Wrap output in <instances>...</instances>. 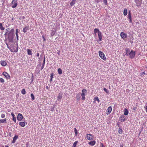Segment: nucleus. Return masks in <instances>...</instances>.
<instances>
[{
	"label": "nucleus",
	"instance_id": "f257e3e1",
	"mask_svg": "<svg viewBox=\"0 0 147 147\" xmlns=\"http://www.w3.org/2000/svg\"><path fill=\"white\" fill-rule=\"evenodd\" d=\"M87 93V90L85 89H83L82 90V93L81 96H82V100H84L85 99V95Z\"/></svg>",
	"mask_w": 147,
	"mask_h": 147
},
{
	"label": "nucleus",
	"instance_id": "f03ea898",
	"mask_svg": "<svg viewBox=\"0 0 147 147\" xmlns=\"http://www.w3.org/2000/svg\"><path fill=\"white\" fill-rule=\"evenodd\" d=\"M99 55L100 57L103 60L105 61L106 60V57L105 55L103 52L101 51H99Z\"/></svg>",
	"mask_w": 147,
	"mask_h": 147
},
{
	"label": "nucleus",
	"instance_id": "7ed1b4c3",
	"mask_svg": "<svg viewBox=\"0 0 147 147\" xmlns=\"http://www.w3.org/2000/svg\"><path fill=\"white\" fill-rule=\"evenodd\" d=\"M11 4L13 5L11 7L13 8H15L18 5L17 0H12Z\"/></svg>",
	"mask_w": 147,
	"mask_h": 147
},
{
	"label": "nucleus",
	"instance_id": "20e7f679",
	"mask_svg": "<svg viewBox=\"0 0 147 147\" xmlns=\"http://www.w3.org/2000/svg\"><path fill=\"white\" fill-rule=\"evenodd\" d=\"M86 137L87 139L89 140H92L93 139V135L90 134H88L86 135Z\"/></svg>",
	"mask_w": 147,
	"mask_h": 147
},
{
	"label": "nucleus",
	"instance_id": "39448f33",
	"mask_svg": "<svg viewBox=\"0 0 147 147\" xmlns=\"http://www.w3.org/2000/svg\"><path fill=\"white\" fill-rule=\"evenodd\" d=\"M129 54V57L131 59H132L134 58L136 54L135 52L133 50H131Z\"/></svg>",
	"mask_w": 147,
	"mask_h": 147
},
{
	"label": "nucleus",
	"instance_id": "423d86ee",
	"mask_svg": "<svg viewBox=\"0 0 147 147\" xmlns=\"http://www.w3.org/2000/svg\"><path fill=\"white\" fill-rule=\"evenodd\" d=\"M134 1L137 6L139 7L141 5L142 2V0H134Z\"/></svg>",
	"mask_w": 147,
	"mask_h": 147
},
{
	"label": "nucleus",
	"instance_id": "0eeeda50",
	"mask_svg": "<svg viewBox=\"0 0 147 147\" xmlns=\"http://www.w3.org/2000/svg\"><path fill=\"white\" fill-rule=\"evenodd\" d=\"M17 118L18 121H20L23 119V117L21 114L19 113L18 114Z\"/></svg>",
	"mask_w": 147,
	"mask_h": 147
},
{
	"label": "nucleus",
	"instance_id": "6e6552de",
	"mask_svg": "<svg viewBox=\"0 0 147 147\" xmlns=\"http://www.w3.org/2000/svg\"><path fill=\"white\" fill-rule=\"evenodd\" d=\"M119 121L121 122H123L126 120L127 119L123 115H121L119 117Z\"/></svg>",
	"mask_w": 147,
	"mask_h": 147
},
{
	"label": "nucleus",
	"instance_id": "1a4fd4ad",
	"mask_svg": "<svg viewBox=\"0 0 147 147\" xmlns=\"http://www.w3.org/2000/svg\"><path fill=\"white\" fill-rule=\"evenodd\" d=\"M2 74L6 78L9 79L10 78V75L6 72H3Z\"/></svg>",
	"mask_w": 147,
	"mask_h": 147
},
{
	"label": "nucleus",
	"instance_id": "9d476101",
	"mask_svg": "<svg viewBox=\"0 0 147 147\" xmlns=\"http://www.w3.org/2000/svg\"><path fill=\"white\" fill-rule=\"evenodd\" d=\"M120 36L123 39H124L127 37V35L124 32H121L120 34Z\"/></svg>",
	"mask_w": 147,
	"mask_h": 147
},
{
	"label": "nucleus",
	"instance_id": "9b49d317",
	"mask_svg": "<svg viewBox=\"0 0 147 147\" xmlns=\"http://www.w3.org/2000/svg\"><path fill=\"white\" fill-rule=\"evenodd\" d=\"M56 30L55 28H52L51 30V36H53L55 34Z\"/></svg>",
	"mask_w": 147,
	"mask_h": 147
},
{
	"label": "nucleus",
	"instance_id": "f8f14e48",
	"mask_svg": "<svg viewBox=\"0 0 147 147\" xmlns=\"http://www.w3.org/2000/svg\"><path fill=\"white\" fill-rule=\"evenodd\" d=\"M29 26H25L23 29V31L24 33H25L29 29Z\"/></svg>",
	"mask_w": 147,
	"mask_h": 147
},
{
	"label": "nucleus",
	"instance_id": "ddd939ff",
	"mask_svg": "<svg viewBox=\"0 0 147 147\" xmlns=\"http://www.w3.org/2000/svg\"><path fill=\"white\" fill-rule=\"evenodd\" d=\"M98 33V35L99 38V40L100 41L101 40L102 38V33L100 31H99Z\"/></svg>",
	"mask_w": 147,
	"mask_h": 147
},
{
	"label": "nucleus",
	"instance_id": "4468645a",
	"mask_svg": "<svg viewBox=\"0 0 147 147\" xmlns=\"http://www.w3.org/2000/svg\"><path fill=\"white\" fill-rule=\"evenodd\" d=\"M62 94L60 93H59L57 97V100L59 101H60L61 99L62 98Z\"/></svg>",
	"mask_w": 147,
	"mask_h": 147
},
{
	"label": "nucleus",
	"instance_id": "2eb2a0df",
	"mask_svg": "<svg viewBox=\"0 0 147 147\" xmlns=\"http://www.w3.org/2000/svg\"><path fill=\"white\" fill-rule=\"evenodd\" d=\"M107 115H108L109 114H110L111 112V111L112 110V108L111 106H109V107L107 109Z\"/></svg>",
	"mask_w": 147,
	"mask_h": 147
},
{
	"label": "nucleus",
	"instance_id": "dca6fc26",
	"mask_svg": "<svg viewBox=\"0 0 147 147\" xmlns=\"http://www.w3.org/2000/svg\"><path fill=\"white\" fill-rule=\"evenodd\" d=\"M96 144V141L95 140H93L89 142L88 144L92 146Z\"/></svg>",
	"mask_w": 147,
	"mask_h": 147
},
{
	"label": "nucleus",
	"instance_id": "f3484780",
	"mask_svg": "<svg viewBox=\"0 0 147 147\" xmlns=\"http://www.w3.org/2000/svg\"><path fill=\"white\" fill-rule=\"evenodd\" d=\"M1 64L3 66H5L7 65V63L4 61H1L0 62Z\"/></svg>",
	"mask_w": 147,
	"mask_h": 147
},
{
	"label": "nucleus",
	"instance_id": "a211bd4d",
	"mask_svg": "<svg viewBox=\"0 0 147 147\" xmlns=\"http://www.w3.org/2000/svg\"><path fill=\"white\" fill-rule=\"evenodd\" d=\"M7 123V119L6 118L0 119V123Z\"/></svg>",
	"mask_w": 147,
	"mask_h": 147
},
{
	"label": "nucleus",
	"instance_id": "6ab92c4d",
	"mask_svg": "<svg viewBox=\"0 0 147 147\" xmlns=\"http://www.w3.org/2000/svg\"><path fill=\"white\" fill-rule=\"evenodd\" d=\"M14 29L13 28L12 29L9 33V35H13L14 34Z\"/></svg>",
	"mask_w": 147,
	"mask_h": 147
},
{
	"label": "nucleus",
	"instance_id": "aec40b11",
	"mask_svg": "<svg viewBox=\"0 0 147 147\" xmlns=\"http://www.w3.org/2000/svg\"><path fill=\"white\" fill-rule=\"evenodd\" d=\"M19 125L22 127H24L25 125V123L24 122H20Z\"/></svg>",
	"mask_w": 147,
	"mask_h": 147
},
{
	"label": "nucleus",
	"instance_id": "412c9836",
	"mask_svg": "<svg viewBox=\"0 0 147 147\" xmlns=\"http://www.w3.org/2000/svg\"><path fill=\"white\" fill-rule=\"evenodd\" d=\"M124 114L125 115H127L128 114V111L127 109H125L123 111Z\"/></svg>",
	"mask_w": 147,
	"mask_h": 147
},
{
	"label": "nucleus",
	"instance_id": "4be33fe9",
	"mask_svg": "<svg viewBox=\"0 0 147 147\" xmlns=\"http://www.w3.org/2000/svg\"><path fill=\"white\" fill-rule=\"evenodd\" d=\"M76 1V0H72L70 3V5L71 6H73L75 3Z\"/></svg>",
	"mask_w": 147,
	"mask_h": 147
},
{
	"label": "nucleus",
	"instance_id": "5701e85b",
	"mask_svg": "<svg viewBox=\"0 0 147 147\" xmlns=\"http://www.w3.org/2000/svg\"><path fill=\"white\" fill-rule=\"evenodd\" d=\"M128 18L129 19V23H131L132 22V21L131 19V14H128Z\"/></svg>",
	"mask_w": 147,
	"mask_h": 147
},
{
	"label": "nucleus",
	"instance_id": "b1692460",
	"mask_svg": "<svg viewBox=\"0 0 147 147\" xmlns=\"http://www.w3.org/2000/svg\"><path fill=\"white\" fill-rule=\"evenodd\" d=\"M127 9L126 8H125L124 9L123 11V15L125 16H126L127 15Z\"/></svg>",
	"mask_w": 147,
	"mask_h": 147
},
{
	"label": "nucleus",
	"instance_id": "393cba45",
	"mask_svg": "<svg viewBox=\"0 0 147 147\" xmlns=\"http://www.w3.org/2000/svg\"><path fill=\"white\" fill-rule=\"evenodd\" d=\"M27 53L28 55H32V51H31L30 50V49H28L27 50Z\"/></svg>",
	"mask_w": 147,
	"mask_h": 147
},
{
	"label": "nucleus",
	"instance_id": "a878e982",
	"mask_svg": "<svg viewBox=\"0 0 147 147\" xmlns=\"http://www.w3.org/2000/svg\"><path fill=\"white\" fill-rule=\"evenodd\" d=\"M0 29L1 30H3L5 29V28L3 27L2 23H0Z\"/></svg>",
	"mask_w": 147,
	"mask_h": 147
},
{
	"label": "nucleus",
	"instance_id": "bb28decb",
	"mask_svg": "<svg viewBox=\"0 0 147 147\" xmlns=\"http://www.w3.org/2000/svg\"><path fill=\"white\" fill-rule=\"evenodd\" d=\"M18 136H15L13 138V141H12V143H14L16 142V139H17Z\"/></svg>",
	"mask_w": 147,
	"mask_h": 147
},
{
	"label": "nucleus",
	"instance_id": "cd10ccee",
	"mask_svg": "<svg viewBox=\"0 0 147 147\" xmlns=\"http://www.w3.org/2000/svg\"><path fill=\"white\" fill-rule=\"evenodd\" d=\"M99 31H100L98 29L96 28L94 29V34H96L97 32H98V33Z\"/></svg>",
	"mask_w": 147,
	"mask_h": 147
},
{
	"label": "nucleus",
	"instance_id": "c85d7f7f",
	"mask_svg": "<svg viewBox=\"0 0 147 147\" xmlns=\"http://www.w3.org/2000/svg\"><path fill=\"white\" fill-rule=\"evenodd\" d=\"M58 74H62V70L60 68H59L58 69Z\"/></svg>",
	"mask_w": 147,
	"mask_h": 147
},
{
	"label": "nucleus",
	"instance_id": "c756f323",
	"mask_svg": "<svg viewBox=\"0 0 147 147\" xmlns=\"http://www.w3.org/2000/svg\"><path fill=\"white\" fill-rule=\"evenodd\" d=\"M21 93L23 94H26V91L25 89L24 88L22 90Z\"/></svg>",
	"mask_w": 147,
	"mask_h": 147
},
{
	"label": "nucleus",
	"instance_id": "7c9ffc66",
	"mask_svg": "<svg viewBox=\"0 0 147 147\" xmlns=\"http://www.w3.org/2000/svg\"><path fill=\"white\" fill-rule=\"evenodd\" d=\"M30 96H31V98H32V100H33L35 99L34 96V95L32 93L31 94Z\"/></svg>",
	"mask_w": 147,
	"mask_h": 147
},
{
	"label": "nucleus",
	"instance_id": "2f4dec72",
	"mask_svg": "<svg viewBox=\"0 0 147 147\" xmlns=\"http://www.w3.org/2000/svg\"><path fill=\"white\" fill-rule=\"evenodd\" d=\"M94 100L95 101H97L98 102H100V100L97 97H95L94 98Z\"/></svg>",
	"mask_w": 147,
	"mask_h": 147
},
{
	"label": "nucleus",
	"instance_id": "473e14b6",
	"mask_svg": "<svg viewBox=\"0 0 147 147\" xmlns=\"http://www.w3.org/2000/svg\"><path fill=\"white\" fill-rule=\"evenodd\" d=\"M78 141H75L73 144V146L72 147H76V145L78 143Z\"/></svg>",
	"mask_w": 147,
	"mask_h": 147
},
{
	"label": "nucleus",
	"instance_id": "72a5a7b5",
	"mask_svg": "<svg viewBox=\"0 0 147 147\" xmlns=\"http://www.w3.org/2000/svg\"><path fill=\"white\" fill-rule=\"evenodd\" d=\"M118 133L119 134H121L122 133V130L121 128H119L118 131Z\"/></svg>",
	"mask_w": 147,
	"mask_h": 147
},
{
	"label": "nucleus",
	"instance_id": "f704fd0d",
	"mask_svg": "<svg viewBox=\"0 0 147 147\" xmlns=\"http://www.w3.org/2000/svg\"><path fill=\"white\" fill-rule=\"evenodd\" d=\"M77 100H79L80 98V96L79 94H77L76 96Z\"/></svg>",
	"mask_w": 147,
	"mask_h": 147
},
{
	"label": "nucleus",
	"instance_id": "c9c22d12",
	"mask_svg": "<svg viewBox=\"0 0 147 147\" xmlns=\"http://www.w3.org/2000/svg\"><path fill=\"white\" fill-rule=\"evenodd\" d=\"M74 129L75 134V135L76 136L78 134L77 130L76 128H75Z\"/></svg>",
	"mask_w": 147,
	"mask_h": 147
},
{
	"label": "nucleus",
	"instance_id": "e433bc0d",
	"mask_svg": "<svg viewBox=\"0 0 147 147\" xmlns=\"http://www.w3.org/2000/svg\"><path fill=\"white\" fill-rule=\"evenodd\" d=\"M12 120L14 121L15 123H16V119L15 117H13Z\"/></svg>",
	"mask_w": 147,
	"mask_h": 147
},
{
	"label": "nucleus",
	"instance_id": "4c0bfd02",
	"mask_svg": "<svg viewBox=\"0 0 147 147\" xmlns=\"http://www.w3.org/2000/svg\"><path fill=\"white\" fill-rule=\"evenodd\" d=\"M0 82H1V83H3L4 82V80L3 78H0Z\"/></svg>",
	"mask_w": 147,
	"mask_h": 147
},
{
	"label": "nucleus",
	"instance_id": "58836bf2",
	"mask_svg": "<svg viewBox=\"0 0 147 147\" xmlns=\"http://www.w3.org/2000/svg\"><path fill=\"white\" fill-rule=\"evenodd\" d=\"M45 57H44L43 61L42 63V65H45Z\"/></svg>",
	"mask_w": 147,
	"mask_h": 147
},
{
	"label": "nucleus",
	"instance_id": "ea45409f",
	"mask_svg": "<svg viewBox=\"0 0 147 147\" xmlns=\"http://www.w3.org/2000/svg\"><path fill=\"white\" fill-rule=\"evenodd\" d=\"M18 51V48H16V49L14 50V51H12V50H11V51L13 52H16Z\"/></svg>",
	"mask_w": 147,
	"mask_h": 147
},
{
	"label": "nucleus",
	"instance_id": "a19ab883",
	"mask_svg": "<svg viewBox=\"0 0 147 147\" xmlns=\"http://www.w3.org/2000/svg\"><path fill=\"white\" fill-rule=\"evenodd\" d=\"M5 115L4 114H2L1 115V118H5Z\"/></svg>",
	"mask_w": 147,
	"mask_h": 147
},
{
	"label": "nucleus",
	"instance_id": "79ce46f5",
	"mask_svg": "<svg viewBox=\"0 0 147 147\" xmlns=\"http://www.w3.org/2000/svg\"><path fill=\"white\" fill-rule=\"evenodd\" d=\"M103 90H104L105 92L106 93H108L109 92V91L108 90H107V89H106V88H104L103 89Z\"/></svg>",
	"mask_w": 147,
	"mask_h": 147
},
{
	"label": "nucleus",
	"instance_id": "37998d69",
	"mask_svg": "<svg viewBox=\"0 0 147 147\" xmlns=\"http://www.w3.org/2000/svg\"><path fill=\"white\" fill-rule=\"evenodd\" d=\"M137 108V107H134L133 108V109H132V110L133 111H135L136 109Z\"/></svg>",
	"mask_w": 147,
	"mask_h": 147
},
{
	"label": "nucleus",
	"instance_id": "c03bdc74",
	"mask_svg": "<svg viewBox=\"0 0 147 147\" xmlns=\"http://www.w3.org/2000/svg\"><path fill=\"white\" fill-rule=\"evenodd\" d=\"M104 3L105 4L107 5V0H103Z\"/></svg>",
	"mask_w": 147,
	"mask_h": 147
},
{
	"label": "nucleus",
	"instance_id": "a18cd8bd",
	"mask_svg": "<svg viewBox=\"0 0 147 147\" xmlns=\"http://www.w3.org/2000/svg\"><path fill=\"white\" fill-rule=\"evenodd\" d=\"M11 116L13 117H15V115L13 112H12L11 113Z\"/></svg>",
	"mask_w": 147,
	"mask_h": 147
},
{
	"label": "nucleus",
	"instance_id": "49530a36",
	"mask_svg": "<svg viewBox=\"0 0 147 147\" xmlns=\"http://www.w3.org/2000/svg\"><path fill=\"white\" fill-rule=\"evenodd\" d=\"M145 74V72H142V73H141L140 74V75L142 76H144V75Z\"/></svg>",
	"mask_w": 147,
	"mask_h": 147
},
{
	"label": "nucleus",
	"instance_id": "de8ad7c7",
	"mask_svg": "<svg viewBox=\"0 0 147 147\" xmlns=\"http://www.w3.org/2000/svg\"><path fill=\"white\" fill-rule=\"evenodd\" d=\"M125 50H126V53H128V51H129V49L126 48V49H125Z\"/></svg>",
	"mask_w": 147,
	"mask_h": 147
},
{
	"label": "nucleus",
	"instance_id": "09e8293b",
	"mask_svg": "<svg viewBox=\"0 0 147 147\" xmlns=\"http://www.w3.org/2000/svg\"><path fill=\"white\" fill-rule=\"evenodd\" d=\"M51 78V79H53V74H51V76H50Z\"/></svg>",
	"mask_w": 147,
	"mask_h": 147
},
{
	"label": "nucleus",
	"instance_id": "8fccbe9b",
	"mask_svg": "<svg viewBox=\"0 0 147 147\" xmlns=\"http://www.w3.org/2000/svg\"><path fill=\"white\" fill-rule=\"evenodd\" d=\"M145 108L146 112L147 113V105L145 107Z\"/></svg>",
	"mask_w": 147,
	"mask_h": 147
},
{
	"label": "nucleus",
	"instance_id": "3c124183",
	"mask_svg": "<svg viewBox=\"0 0 147 147\" xmlns=\"http://www.w3.org/2000/svg\"><path fill=\"white\" fill-rule=\"evenodd\" d=\"M39 53H37L36 54V56L37 57H39Z\"/></svg>",
	"mask_w": 147,
	"mask_h": 147
},
{
	"label": "nucleus",
	"instance_id": "603ef678",
	"mask_svg": "<svg viewBox=\"0 0 147 147\" xmlns=\"http://www.w3.org/2000/svg\"><path fill=\"white\" fill-rule=\"evenodd\" d=\"M44 65H42V66L41 67V70H42V69L44 68Z\"/></svg>",
	"mask_w": 147,
	"mask_h": 147
},
{
	"label": "nucleus",
	"instance_id": "864d4df0",
	"mask_svg": "<svg viewBox=\"0 0 147 147\" xmlns=\"http://www.w3.org/2000/svg\"><path fill=\"white\" fill-rule=\"evenodd\" d=\"M123 145H124L123 144H121L120 147H123Z\"/></svg>",
	"mask_w": 147,
	"mask_h": 147
},
{
	"label": "nucleus",
	"instance_id": "5fc2aeb1",
	"mask_svg": "<svg viewBox=\"0 0 147 147\" xmlns=\"http://www.w3.org/2000/svg\"><path fill=\"white\" fill-rule=\"evenodd\" d=\"M46 88L47 89L49 90V88L48 86H47L46 87Z\"/></svg>",
	"mask_w": 147,
	"mask_h": 147
},
{
	"label": "nucleus",
	"instance_id": "6e6d98bb",
	"mask_svg": "<svg viewBox=\"0 0 147 147\" xmlns=\"http://www.w3.org/2000/svg\"><path fill=\"white\" fill-rule=\"evenodd\" d=\"M18 29H16V33H18Z\"/></svg>",
	"mask_w": 147,
	"mask_h": 147
},
{
	"label": "nucleus",
	"instance_id": "4d7b16f0",
	"mask_svg": "<svg viewBox=\"0 0 147 147\" xmlns=\"http://www.w3.org/2000/svg\"><path fill=\"white\" fill-rule=\"evenodd\" d=\"M128 14H129V15L131 14V11H129Z\"/></svg>",
	"mask_w": 147,
	"mask_h": 147
},
{
	"label": "nucleus",
	"instance_id": "13d9d810",
	"mask_svg": "<svg viewBox=\"0 0 147 147\" xmlns=\"http://www.w3.org/2000/svg\"><path fill=\"white\" fill-rule=\"evenodd\" d=\"M16 38H17V40H18V35L16 36Z\"/></svg>",
	"mask_w": 147,
	"mask_h": 147
},
{
	"label": "nucleus",
	"instance_id": "bf43d9fd",
	"mask_svg": "<svg viewBox=\"0 0 147 147\" xmlns=\"http://www.w3.org/2000/svg\"><path fill=\"white\" fill-rule=\"evenodd\" d=\"M57 54H58V55H60V51H58L57 52Z\"/></svg>",
	"mask_w": 147,
	"mask_h": 147
},
{
	"label": "nucleus",
	"instance_id": "052dcab7",
	"mask_svg": "<svg viewBox=\"0 0 147 147\" xmlns=\"http://www.w3.org/2000/svg\"><path fill=\"white\" fill-rule=\"evenodd\" d=\"M54 110V108H52L51 109V111H53Z\"/></svg>",
	"mask_w": 147,
	"mask_h": 147
},
{
	"label": "nucleus",
	"instance_id": "680f3d73",
	"mask_svg": "<svg viewBox=\"0 0 147 147\" xmlns=\"http://www.w3.org/2000/svg\"><path fill=\"white\" fill-rule=\"evenodd\" d=\"M43 38L44 41H45V38H44V37H43Z\"/></svg>",
	"mask_w": 147,
	"mask_h": 147
},
{
	"label": "nucleus",
	"instance_id": "e2e57ef3",
	"mask_svg": "<svg viewBox=\"0 0 147 147\" xmlns=\"http://www.w3.org/2000/svg\"><path fill=\"white\" fill-rule=\"evenodd\" d=\"M52 79H51H51H50V81H51H51H52Z\"/></svg>",
	"mask_w": 147,
	"mask_h": 147
},
{
	"label": "nucleus",
	"instance_id": "0e129e2a",
	"mask_svg": "<svg viewBox=\"0 0 147 147\" xmlns=\"http://www.w3.org/2000/svg\"><path fill=\"white\" fill-rule=\"evenodd\" d=\"M16 36L18 35V33H16Z\"/></svg>",
	"mask_w": 147,
	"mask_h": 147
},
{
	"label": "nucleus",
	"instance_id": "69168bd1",
	"mask_svg": "<svg viewBox=\"0 0 147 147\" xmlns=\"http://www.w3.org/2000/svg\"><path fill=\"white\" fill-rule=\"evenodd\" d=\"M5 147H9V146L8 145H6Z\"/></svg>",
	"mask_w": 147,
	"mask_h": 147
},
{
	"label": "nucleus",
	"instance_id": "338daca9",
	"mask_svg": "<svg viewBox=\"0 0 147 147\" xmlns=\"http://www.w3.org/2000/svg\"><path fill=\"white\" fill-rule=\"evenodd\" d=\"M9 29V28H8V29ZM7 30V29H6V30Z\"/></svg>",
	"mask_w": 147,
	"mask_h": 147
},
{
	"label": "nucleus",
	"instance_id": "774afa93",
	"mask_svg": "<svg viewBox=\"0 0 147 147\" xmlns=\"http://www.w3.org/2000/svg\"><path fill=\"white\" fill-rule=\"evenodd\" d=\"M1 147H4V146H2Z\"/></svg>",
	"mask_w": 147,
	"mask_h": 147
}]
</instances>
